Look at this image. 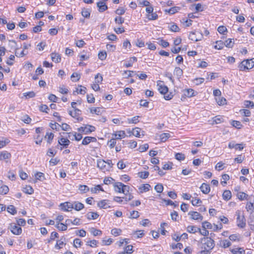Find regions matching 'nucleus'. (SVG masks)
<instances>
[{
  "label": "nucleus",
  "mask_w": 254,
  "mask_h": 254,
  "mask_svg": "<svg viewBox=\"0 0 254 254\" xmlns=\"http://www.w3.org/2000/svg\"><path fill=\"white\" fill-rule=\"evenodd\" d=\"M254 67V58L245 59L238 65V69L241 71L249 72Z\"/></svg>",
  "instance_id": "1"
},
{
  "label": "nucleus",
  "mask_w": 254,
  "mask_h": 254,
  "mask_svg": "<svg viewBox=\"0 0 254 254\" xmlns=\"http://www.w3.org/2000/svg\"><path fill=\"white\" fill-rule=\"evenodd\" d=\"M162 80H158L157 82L158 90L161 94L164 95V98L166 100H171L174 96L172 92L168 93V88L164 85Z\"/></svg>",
  "instance_id": "2"
},
{
  "label": "nucleus",
  "mask_w": 254,
  "mask_h": 254,
  "mask_svg": "<svg viewBox=\"0 0 254 254\" xmlns=\"http://www.w3.org/2000/svg\"><path fill=\"white\" fill-rule=\"evenodd\" d=\"M202 244L201 248L204 250H211L215 246L214 240L211 237H203L200 239Z\"/></svg>",
  "instance_id": "3"
},
{
  "label": "nucleus",
  "mask_w": 254,
  "mask_h": 254,
  "mask_svg": "<svg viewBox=\"0 0 254 254\" xmlns=\"http://www.w3.org/2000/svg\"><path fill=\"white\" fill-rule=\"evenodd\" d=\"M145 11L146 12V17L148 20H155L158 19V14L156 12H153L154 8L152 5L146 7Z\"/></svg>",
  "instance_id": "4"
},
{
  "label": "nucleus",
  "mask_w": 254,
  "mask_h": 254,
  "mask_svg": "<svg viewBox=\"0 0 254 254\" xmlns=\"http://www.w3.org/2000/svg\"><path fill=\"white\" fill-rule=\"evenodd\" d=\"M197 94V92L194 91L192 89L189 88L185 89L183 91V93L181 96V100L184 101L187 98H191L195 96Z\"/></svg>",
  "instance_id": "5"
},
{
  "label": "nucleus",
  "mask_w": 254,
  "mask_h": 254,
  "mask_svg": "<svg viewBox=\"0 0 254 254\" xmlns=\"http://www.w3.org/2000/svg\"><path fill=\"white\" fill-rule=\"evenodd\" d=\"M79 132H81L84 134H89L95 130V127L94 126L89 125H86L84 127H81L77 128Z\"/></svg>",
  "instance_id": "6"
},
{
  "label": "nucleus",
  "mask_w": 254,
  "mask_h": 254,
  "mask_svg": "<svg viewBox=\"0 0 254 254\" xmlns=\"http://www.w3.org/2000/svg\"><path fill=\"white\" fill-rule=\"evenodd\" d=\"M50 57L52 61L56 64L60 63L62 61L61 55L56 51L52 52L50 54Z\"/></svg>",
  "instance_id": "7"
},
{
  "label": "nucleus",
  "mask_w": 254,
  "mask_h": 254,
  "mask_svg": "<svg viewBox=\"0 0 254 254\" xmlns=\"http://www.w3.org/2000/svg\"><path fill=\"white\" fill-rule=\"evenodd\" d=\"M237 216V226L241 228H243L246 226V219L244 216H241L240 213L239 212H236Z\"/></svg>",
  "instance_id": "8"
},
{
  "label": "nucleus",
  "mask_w": 254,
  "mask_h": 254,
  "mask_svg": "<svg viewBox=\"0 0 254 254\" xmlns=\"http://www.w3.org/2000/svg\"><path fill=\"white\" fill-rule=\"evenodd\" d=\"M11 232L14 235H19L22 233V229L18 227L15 223H11L8 227Z\"/></svg>",
  "instance_id": "9"
},
{
  "label": "nucleus",
  "mask_w": 254,
  "mask_h": 254,
  "mask_svg": "<svg viewBox=\"0 0 254 254\" xmlns=\"http://www.w3.org/2000/svg\"><path fill=\"white\" fill-rule=\"evenodd\" d=\"M212 48L217 50H221L225 47L224 42L221 40H217L212 43Z\"/></svg>",
  "instance_id": "10"
},
{
  "label": "nucleus",
  "mask_w": 254,
  "mask_h": 254,
  "mask_svg": "<svg viewBox=\"0 0 254 254\" xmlns=\"http://www.w3.org/2000/svg\"><path fill=\"white\" fill-rule=\"evenodd\" d=\"M70 143V141L69 139L63 136L59 138L58 140V144L63 146V147L60 148L61 150H62L63 148H66L69 145Z\"/></svg>",
  "instance_id": "11"
},
{
  "label": "nucleus",
  "mask_w": 254,
  "mask_h": 254,
  "mask_svg": "<svg viewBox=\"0 0 254 254\" xmlns=\"http://www.w3.org/2000/svg\"><path fill=\"white\" fill-rule=\"evenodd\" d=\"M106 2L105 1H99L97 2L96 4L99 12H103L108 9V7L106 4Z\"/></svg>",
  "instance_id": "12"
},
{
  "label": "nucleus",
  "mask_w": 254,
  "mask_h": 254,
  "mask_svg": "<svg viewBox=\"0 0 254 254\" xmlns=\"http://www.w3.org/2000/svg\"><path fill=\"white\" fill-rule=\"evenodd\" d=\"M189 215L191 216V218L195 220H202L203 216L197 211H190L188 213Z\"/></svg>",
  "instance_id": "13"
},
{
  "label": "nucleus",
  "mask_w": 254,
  "mask_h": 254,
  "mask_svg": "<svg viewBox=\"0 0 254 254\" xmlns=\"http://www.w3.org/2000/svg\"><path fill=\"white\" fill-rule=\"evenodd\" d=\"M191 7V10H192V8H194L195 13L202 12L205 9V5L202 4L201 3H197L196 4H194L192 5Z\"/></svg>",
  "instance_id": "14"
},
{
  "label": "nucleus",
  "mask_w": 254,
  "mask_h": 254,
  "mask_svg": "<svg viewBox=\"0 0 254 254\" xmlns=\"http://www.w3.org/2000/svg\"><path fill=\"white\" fill-rule=\"evenodd\" d=\"M61 209L64 211H69V208H73V204L69 202H65L60 204Z\"/></svg>",
  "instance_id": "15"
},
{
  "label": "nucleus",
  "mask_w": 254,
  "mask_h": 254,
  "mask_svg": "<svg viewBox=\"0 0 254 254\" xmlns=\"http://www.w3.org/2000/svg\"><path fill=\"white\" fill-rule=\"evenodd\" d=\"M137 62V58L135 57H130L128 60L126 61L124 66L126 67H129L132 66L133 64Z\"/></svg>",
  "instance_id": "16"
},
{
  "label": "nucleus",
  "mask_w": 254,
  "mask_h": 254,
  "mask_svg": "<svg viewBox=\"0 0 254 254\" xmlns=\"http://www.w3.org/2000/svg\"><path fill=\"white\" fill-rule=\"evenodd\" d=\"M228 147L230 149L235 148L236 150H242L244 148L243 144L242 143L236 144L234 141L230 142L228 144Z\"/></svg>",
  "instance_id": "17"
},
{
  "label": "nucleus",
  "mask_w": 254,
  "mask_h": 254,
  "mask_svg": "<svg viewBox=\"0 0 254 254\" xmlns=\"http://www.w3.org/2000/svg\"><path fill=\"white\" fill-rule=\"evenodd\" d=\"M91 12L90 9L83 7L81 9V14L83 17L89 19L90 17Z\"/></svg>",
  "instance_id": "18"
},
{
  "label": "nucleus",
  "mask_w": 254,
  "mask_h": 254,
  "mask_svg": "<svg viewBox=\"0 0 254 254\" xmlns=\"http://www.w3.org/2000/svg\"><path fill=\"white\" fill-rule=\"evenodd\" d=\"M201 192L204 194H208L210 191V187L209 185L203 183L199 188Z\"/></svg>",
  "instance_id": "19"
},
{
  "label": "nucleus",
  "mask_w": 254,
  "mask_h": 254,
  "mask_svg": "<svg viewBox=\"0 0 254 254\" xmlns=\"http://www.w3.org/2000/svg\"><path fill=\"white\" fill-rule=\"evenodd\" d=\"M114 190L116 192L122 193V190L124 187V184L121 182H117L115 183Z\"/></svg>",
  "instance_id": "20"
},
{
  "label": "nucleus",
  "mask_w": 254,
  "mask_h": 254,
  "mask_svg": "<svg viewBox=\"0 0 254 254\" xmlns=\"http://www.w3.org/2000/svg\"><path fill=\"white\" fill-rule=\"evenodd\" d=\"M113 135L115 136L116 139H121L122 138H125L126 136L125 131L120 130L117 131L115 133L113 134Z\"/></svg>",
  "instance_id": "21"
},
{
  "label": "nucleus",
  "mask_w": 254,
  "mask_h": 254,
  "mask_svg": "<svg viewBox=\"0 0 254 254\" xmlns=\"http://www.w3.org/2000/svg\"><path fill=\"white\" fill-rule=\"evenodd\" d=\"M99 215L97 212H89L86 214V217L89 220H95L98 218Z\"/></svg>",
  "instance_id": "22"
},
{
  "label": "nucleus",
  "mask_w": 254,
  "mask_h": 254,
  "mask_svg": "<svg viewBox=\"0 0 254 254\" xmlns=\"http://www.w3.org/2000/svg\"><path fill=\"white\" fill-rule=\"evenodd\" d=\"M11 157V154L7 151L0 152V160L7 159Z\"/></svg>",
  "instance_id": "23"
},
{
  "label": "nucleus",
  "mask_w": 254,
  "mask_h": 254,
  "mask_svg": "<svg viewBox=\"0 0 254 254\" xmlns=\"http://www.w3.org/2000/svg\"><path fill=\"white\" fill-rule=\"evenodd\" d=\"M217 30L219 34L223 35H226L228 33V29L227 27L224 25L218 26Z\"/></svg>",
  "instance_id": "24"
},
{
  "label": "nucleus",
  "mask_w": 254,
  "mask_h": 254,
  "mask_svg": "<svg viewBox=\"0 0 254 254\" xmlns=\"http://www.w3.org/2000/svg\"><path fill=\"white\" fill-rule=\"evenodd\" d=\"M196 32H190L189 36V39L193 42H197L199 41L201 39V38H197L196 37Z\"/></svg>",
  "instance_id": "25"
},
{
  "label": "nucleus",
  "mask_w": 254,
  "mask_h": 254,
  "mask_svg": "<svg viewBox=\"0 0 254 254\" xmlns=\"http://www.w3.org/2000/svg\"><path fill=\"white\" fill-rule=\"evenodd\" d=\"M180 8L178 6H173L170 8L168 9L165 10V12L166 13H168L170 14H174L178 12V11L180 10Z\"/></svg>",
  "instance_id": "26"
},
{
  "label": "nucleus",
  "mask_w": 254,
  "mask_h": 254,
  "mask_svg": "<svg viewBox=\"0 0 254 254\" xmlns=\"http://www.w3.org/2000/svg\"><path fill=\"white\" fill-rule=\"evenodd\" d=\"M223 199L228 201L230 200L232 197V193L230 190H225L222 194Z\"/></svg>",
  "instance_id": "27"
},
{
  "label": "nucleus",
  "mask_w": 254,
  "mask_h": 254,
  "mask_svg": "<svg viewBox=\"0 0 254 254\" xmlns=\"http://www.w3.org/2000/svg\"><path fill=\"white\" fill-rule=\"evenodd\" d=\"M86 88L82 85H78L77 88H76V90L73 91V94L74 92H77V94H84L86 93Z\"/></svg>",
  "instance_id": "28"
},
{
  "label": "nucleus",
  "mask_w": 254,
  "mask_h": 254,
  "mask_svg": "<svg viewBox=\"0 0 254 254\" xmlns=\"http://www.w3.org/2000/svg\"><path fill=\"white\" fill-rule=\"evenodd\" d=\"M225 46L228 48H232L234 45V39L232 38L227 39L225 42Z\"/></svg>",
  "instance_id": "29"
},
{
  "label": "nucleus",
  "mask_w": 254,
  "mask_h": 254,
  "mask_svg": "<svg viewBox=\"0 0 254 254\" xmlns=\"http://www.w3.org/2000/svg\"><path fill=\"white\" fill-rule=\"evenodd\" d=\"M73 209H74L76 211H79L83 209L84 207V204L81 202L78 201H74L73 203Z\"/></svg>",
  "instance_id": "30"
},
{
  "label": "nucleus",
  "mask_w": 254,
  "mask_h": 254,
  "mask_svg": "<svg viewBox=\"0 0 254 254\" xmlns=\"http://www.w3.org/2000/svg\"><path fill=\"white\" fill-rule=\"evenodd\" d=\"M192 20L191 19H190L187 18H183L182 19V21L181 23L183 25V26L185 27H190L192 24Z\"/></svg>",
  "instance_id": "31"
},
{
  "label": "nucleus",
  "mask_w": 254,
  "mask_h": 254,
  "mask_svg": "<svg viewBox=\"0 0 254 254\" xmlns=\"http://www.w3.org/2000/svg\"><path fill=\"white\" fill-rule=\"evenodd\" d=\"M65 240L64 238H62L60 240L57 241V243L55 246V248L58 250H60L62 248V246L64 245H65L66 244L64 243V240Z\"/></svg>",
  "instance_id": "32"
},
{
  "label": "nucleus",
  "mask_w": 254,
  "mask_h": 254,
  "mask_svg": "<svg viewBox=\"0 0 254 254\" xmlns=\"http://www.w3.org/2000/svg\"><path fill=\"white\" fill-rule=\"evenodd\" d=\"M107 57V52L105 51H100L98 54V57L102 61H105Z\"/></svg>",
  "instance_id": "33"
},
{
  "label": "nucleus",
  "mask_w": 254,
  "mask_h": 254,
  "mask_svg": "<svg viewBox=\"0 0 254 254\" xmlns=\"http://www.w3.org/2000/svg\"><path fill=\"white\" fill-rule=\"evenodd\" d=\"M151 186L149 184H143L139 188V190H140V192L142 193L143 192H146L149 190Z\"/></svg>",
  "instance_id": "34"
},
{
  "label": "nucleus",
  "mask_w": 254,
  "mask_h": 254,
  "mask_svg": "<svg viewBox=\"0 0 254 254\" xmlns=\"http://www.w3.org/2000/svg\"><path fill=\"white\" fill-rule=\"evenodd\" d=\"M246 208L248 211H251V214H252L254 211V202H247Z\"/></svg>",
  "instance_id": "35"
},
{
  "label": "nucleus",
  "mask_w": 254,
  "mask_h": 254,
  "mask_svg": "<svg viewBox=\"0 0 254 254\" xmlns=\"http://www.w3.org/2000/svg\"><path fill=\"white\" fill-rule=\"evenodd\" d=\"M125 22V18L121 16H117L115 18L116 24L122 25Z\"/></svg>",
  "instance_id": "36"
},
{
  "label": "nucleus",
  "mask_w": 254,
  "mask_h": 254,
  "mask_svg": "<svg viewBox=\"0 0 254 254\" xmlns=\"http://www.w3.org/2000/svg\"><path fill=\"white\" fill-rule=\"evenodd\" d=\"M169 30L174 32H179L180 31V28L175 23H171Z\"/></svg>",
  "instance_id": "37"
},
{
  "label": "nucleus",
  "mask_w": 254,
  "mask_h": 254,
  "mask_svg": "<svg viewBox=\"0 0 254 254\" xmlns=\"http://www.w3.org/2000/svg\"><path fill=\"white\" fill-rule=\"evenodd\" d=\"M54 137V134L52 132H47L45 138L47 139V142L49 144H51L52 143Z\"/></svg>",
  "instance_id": "38"
},
{
  "label": "nucleus",
  "mask_w": 254,
  "mask_h": 254,
  "mask_svg": "<svg viewBox=\"0 0 254 254\" xmlns=\"http://www.w3.org/2000/svg\"><path fill=\"white\" fill-rule=\"evenodd\" d=\"M90 55L89 54V53H88V54H82L79 56V59L80 62L79 63V65H82V62L85 60H87L90 58Z\"/></svg>",
  "instance_id": "39"
},
{
  "label": "nucleus",
  "mask_w": 254,
  "mask_h": 254,
  "mask_svg": "<svg viewBox=\"0 0 254 254\" xmlns=\"http://www.w3.org/2000/svg\"><path fill=\"white\" fill-rule=\"evenodd\" d=\"M161 142H165L169 138L171 137V135L168 133H163L159 136Z\"/></svg>",
  "instance_id": "40"
},
{
  "label": "nucleus",
  "mask_w": 254,
  "mask_h": 254,
  "mask_svg": "<svg viewBox=\"0 0 254 254\" xmlns=\"http://www.w3.org/2000/svg\"><path fill=\"white\" fill-rule=\"evenodd\" d=\"M215 100L219 105H224L226 104V100L224 97H222L221 96L218 97H216Z\"/></svg>",
  "instance_id": "41"
},
{
  "label": "nucleus",
  "mask_w": 254,
  "mask_h": 254,
  "mask_svg": "<svg viewBox=\"0 0 254 254\" xmlns=\"http://www.w3.org/2000/svg\"><path fill=\"white\" fill-rule=\"evenodd\" d=\"M183 74V70L180 67H176L174 71V75H176L177 78H180Z\"/></svg>",
  "instance_id": "42"
},
{
  "label": "nucleus",
  "mask_w": 254,
  "mask_h": 254,
  "mask_svg": "<svg viewBox=\"0 0 254 254\" xmlns=\"http://www.w3.org/2000/svg\"><path fill=\"white\" fill-rule=\"evenodd\" d=\"M231 125L233 127H234L238 129H240L243 127L241 122L239 121H238L232 120L231 122Z\"/></svg>",
  "instance_id": "43"
},
{
  "label": "nucleus",
  "mask_w": 254,
  "mask_h": 254,
  "mask_svg": "<svg viewBox=\"0 0 254 254\" xmlns=\"http://www.w3.org/2000/svg\"><path fill=\"white\" fill-rule=\"evenodd\" d=\"M7 211L8 212L11 213L12 215L16 214L17 210L13 205H10L7 207Z\"/></svg>",
  "instance_id": "44"
},
{
  "label": "nucleus",
  "mask_w": 254,
  "mask_h": 254,
  "mask_svg": "<svg viewBox=\"0 0 254 254\" xmlns=\"http://www.w3.org/2000/svg\"><path fill=\"white\" fill-rule=\"evenodd\" d=\"M146 45L147 46V48L150 50L155 51L156 49V46L154 42H148L146 43Z\"/></svg>",
  "instance_id": "45"
},
{
  "label": "nucleus",
  "mask_w": 254,
  "mask_h": 254,
  "mask_svg": "<svg viewBox=\"0 0 254 254\" xmlns=\"http://www.w3.org/2000/svg\"><path fill=\"white\" fill-rule=\"evenodd\" d=\"M9 191L8 187L6 185H3L0 188V194H6Z\"/></svg>",
  "instance_id": "46"
},
{
  "label": "nucleus",
  "mask_w": 254,
  "mask_h": 254,
  "mask_svg": "<svg viewBox=\"0 0 254 254\" xmlns=\"http://www.w3.org/2000/svg\"><path fill=\"white\" fill-rule=\"evenodd\" d=\"M139 118H140L139 116H136L133 117L131 119H127L128 123V124H137V123H138L139 122Z\"/></svg>",
  "instance_id": "47"
},
{
  "label": "nucleus",
  "mask_w": 254,
  "mask_h": 254,
  "mask_svg": "<svg viewBox=\"0 0 254 254\" xmlns=\"http://www.w3.org/2000/svg\"><path fill=\"white\" fill-rule=\"evenodd\" d=\"M233 254H243L245 253V250L242 248L234 249L231 250Z\"/></svg>",
  "instance_id": "48"
},
{
  "label": "nucleus",
  "mask_w": 254,
  "mask_h": 254,
  "mask_svg": "<svg viewBox=\"0 0 254 254\" xmlns=\"http://www.w3.org/2000/svg\"><path fill=\"white\" fill-rule=\"evenodd\" d=\"M23 192L25 193L31 194L34 192L33 189L30 186H26L23 190Z\"/></svg>",
  "instance_id": "49"
},
{
  "label": "nucleus",
  "mask_w": 254,
  "mask_h": 254,
  "mask_svg": "<svg viewBox=\"0 0 254 254\" xmlns=\"http://www.w3.org/2000/svg\"><path fill=\"white\" fill-rule=\"evenodd\" d=\"M237 197L240 200H243L244 199H247V197L248 196V195L243 192H239L237 193Z\"/></svg>",
  "instance_id": "50"
},
{
  "label": "nucleus",
  "mask_w": 254,
  "mask_h": 254,
  "mask_svg": "<svg viewBox=\"0 0 254 254\" xmlns=\"http://www.w3.org/2000/svg\"><path fill=\"white\" fill-rule=\"evenodd\" d=\"M141 129L139 127H135L132 129V134L137 137H139L140 136V132Z\"/></svg>",
  "instance_id": "51"
},
{
  "label": "nucleus",
  "mask_w": 254,
  "mask_h": 254,
  "mask_svg": "<svg viewBox=\"0 0 254 254\" xmlns=\"http://www.w3.org/2000/svg\"><path fill=\"white\" fill-rule=\"evenodd\" d=\"M113 29L115 32L117 34H122L125 32V29L124 27L122 26L117 28L115 27Z\"/></svg>",
  "instance_id": "52"
},
{
  "label": "nucleus",
  "mask_w": 254,
  "mask_h": 254,
  "mask_svg": "<svg viewBox=\"0 0 254 254\" xmlns=\"http://www.w3.org/2000/svg\"><path fill=\"white\" fill-rule=\"evenodd\" d=\"M56 227L60 231H65L67 228V227L66 226V225L62 223H58V224L56 225Z\"/></svg>",
  "instance_id": "53"
},
{
  "label": "nucleus",
  "mask_w": 254,
  "mask_h": 254,
  "mask_svg": "<svg viewBox=\"0 0 254 254\" xmlns=\"http://www.w3.org/2000/svg\"><path fill=\"white\" fill-rule=\"evenodd\" d=\"M90 232L94 236H100L102 234V231L101 230L96 229L94 228H91L90 229Z\"/></svg>",
  "instance_id": "54"
},
{
  "label": "nucleus",
  "mask_w": 254,
  "mask_h": 254,
  "mask_svg": "<svg viewBox=\"0 0 254 254\" xmlns=\"http://www.w3.org/2000/svg\"><path fill=\"white\" fill-rule=\"evenodd\" d=\"M97 167L101 170L104 169L106 167L105 161L103 160H97Z\"/></svg>",
  "instance_id": "55"
},
{
  "label": "nucleus",
  "mask_w": 254,
  "mask_h": 254,
  "mask_svg": "<svg viewBox=\"0 0 254 254\" xmlns=\"http://www.w3.org/2000/svg\"><path fill=\"white\" fill-rule=\"evenodd\" d=\"M82 245V242L80 239L76 238L73 241V246L75 248L80 247Z\"/></svg>",
  "instance_id": "56"
},
{
  "label": "nucleus",
  "mask_w": 254,
  "mask_h": 254,
  "mask_svg": "<svg viewBox=\"0 0 254 254\" xmlns=\"http://www.w3.org/2000/svg\"><path fill=\"white\" fill-rule=\"evenodd\" d=\"M138 4L141 7L146 6V7H148L152 5L147 0H143L141 1H139Z\"/></svg>",
  "instance_id": "57"
},
{
  "label": "nucleus",
  "mask_w": 254,
  "mask_h": 254,
  "mask_svg": "<svg viewBox=\"0 0 254 254\" xmlns=\"http://www.w3.org/2000/svg\"><path fill=\"white\" fill-rule=\"evenodd\" d=\"M125 12L126 9L124 7H119L115 11L116 14L119 15V16H121L122 15L124 14Z\"/></svg>",
  "instance_id": "58"
},
{
  "label": "nucleus",
  "mask_w": 254,
  "mask_h": 254,
  "mask_svg": "<svg viewBox=\"0 0 254 254\" xmlns=\"http://www.w3.org/2000/svg\"><path fill=\"white\" fill-rule=\"evenodd\" d=\"M15 60V56L14 55H10L6 60V64L9 65H12L14 64Z\"/></svg>",
  "instance_id": "59"
},
{
  "label": "nucleus",
  "mask_w": 254,
  "mask_h": 254,
  "mask_svg": "<svg viewBox=\"0 0 254 254\" xmlns=\"http://www.w3.org/2000/svg\"><path fill=\"white\" fill-rule=\"evenodd\" d=\"M35 176L36 177V179L39 181H43L44 179H45V177H44V174L42 172H37L35 174Z\"/></svg>",
  "instance_id": "60"
},
{
  "label": "nucleus",
  "mask_w": 254,
  "mask_h": 254,
  "mask_svg": "<svg viewBox=\"0 0 254 254\" xmlns=\"http://www.w3.org/2000/svg\"><path fill=\"white\" fill-rule=\"evenodd\" d=\"M202 227L204 229H212V225L210 223L205 221L202 223Z\"/></svg>",
  "instance_id": "61"
},
{
  "label": "nucleus",
  "mask_w": 254,
  "mask_h": 254,
  "mask_svg": "<svg viewBox=\"0 0 254 254\" xmlns=\"http://www.w3.org/2000/svg\"><path fill=\"white\" fill-rule=\"evenodd\" d=\"M73 138L71 139V140L75 139L76 141H79L82 138V135L81 133H77L76 132H73Z\"/></svg>",
  "instance_id": "62"
},
{
  "label": "nucleus",
  "mask_w": 254,
  "mask_h": 254,
  "mask_svg": "<svg viewBox=\"0 0 254 254\" xmlns=\"http://www.w3.org/2000/svg\"><path fill=\"white\" fill-rule=\"evenodd\" d=\"M23 96L26 98L29 99L34 97L35 96V93L33 91H30L23 93Z\"/></svg>",
  "instance_id": "63"
},
{
  "label": "nucleus",
  "mask_w": 254,
  "mask_h": 254,
  "mask_svg": "<svg viewBox=\"0 0 254 254\" xmlns=\"http://www.w3.org/2000/svg\"><path fill=\"white\" fill-rule=\"evenodd\" d=\"M248 224L250 227L251 229L254 231V218L250 217L248 220Z\"/></svg>",
  "instance_id": "64"
}]
</instances>
